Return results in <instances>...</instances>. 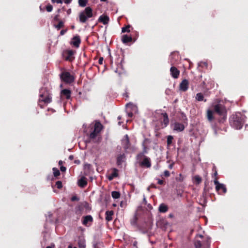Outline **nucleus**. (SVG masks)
<instances>
[{"instance_id": "f257e3e1", "label": "nucleus", "mask_w": 248, "mask_h": 248, "mask_svg": "<svg viewBox=\"0 0 248 248\" xmlns=\"http://www.w3.org/2000/svg\"><path fill=\"white\" fill-rule=\"evenodd\" d=\"M245 116L241 113L236 112L230 117V124L232 127L236 129H240L245 122Z\"/></svg>"}, {"instance_id": "f03ea898", "label": "nucleus", "mask_w": 248, "mask_h": 248, "mask_svg": "<svg viewBox=\"0 0 248 248\" xmlns=\"http://www.w3.org/2000/svg\"><path fill=\"white\" fill-rule=\"evenodd\" d=\"M178 119L181 123L179 122H175L172 124L173 129L178 132L183 131L185 128V125H187V118L184 113L182 112L178 116Z\"/></svg>"}, {"instance_id": "7ed1b4c3", "label": "nucleus", "mask_w": 248, "mask_h": 248, "mask_svg": "<svg viewBox=\"0 0 248 248\" xmlns=\"http://www.w3.org/2000/svg\"><path fill=\"white\" fill-rule=\"evenodd\" d=\"M92 209L90 204L86 201L79 202L75 208V214L80 216L83 214H87Z\"/></svg>"}, {"instance_id": "20e7f679", "label": "nucleus", "mask_w": 248, "mask_h": 248, "mask_svg": "<svg viewBox=\"0 0 248 248\" xmlns=\"http://www.w3.org/2000/svg\"><path fill=\"white\" fill-rule=\"evenodd\" d=\"M213 108L214 112L222 117L219 122L223 123L227 118V110L225 106L221 104H217L214 105Z\"/></svg>"}, {"instance_id": "39448f33", "label": "nucleus", "mask_w": 248, "mask_h": 248, "mask_svg": "<svg viewBox=\"0 0 248 248\" xmlns=\"http://www.w3.org/2000/svg\"><path fill=\"white\" fill-rule=\"evenodd\" d=\"M93 16V9L90 7H87L79 14V20L81 23H85L88 19Z\"/></svg>"}, {"instance_id": "423d86ee", "label": "nucleus", "mask_w": 248, "mask_h": 248, "mask_svg": "<svg viewBox=\"0 0 248 248\" xmlns=\"http://www.w3.org/2000/svg\"><path fill=\"white\" fill-rule=\"evenodd\" d=\"M61 80L65 83L71 84L75 80L74 76L70 72L64 70L60 74Z\"/></svg>"}, {"instance_id": "0eeeda50", "label": "nucleus", "mask_w": 248, "mask_h": 248, "mask_svg": "<svg viewBox=\"0 0 248 248\" xmlns=\"http://www.w3.org/2000/svg\"><path fill=\"white\" fill-rule=\"evenodd\" d=\"M51 102V97L50 96L49 94H48L46 92L44 93H41L39 95V99L38 101V105L41 108H43V104H47Z\"/></svg>"}, {"instance_id": "6e6552de", "label": "nucleus", "mask_w": 248, "mask_h": 248, "mask_svg": "<svg viewBox=\"0 0 248 248\" xmlns=\"http://www.w3.org/2000/svg\"><path fill=\"white\" fill-rule=\"evenodd\" d=\"M122 145L125 152H129L132 150L131 143H130L128 136L125 135L121 140Z\"/></svg>"}, {"instance_id": "1a4fd4ad", "label": "nucleus", "mask_w": 248, "mask_h": 248, "mask_svg": "<svg viewBox=\"0 0 248 248\" xmlns=\"http://www.w3.org/2000/svg\"><path fill=\"white\" fill-rule=\"evenodd\" d=\"M216 185V190L219 194H224L227 192V188L224 184H220L218 181V178H216L214 180Z\"/></svg>"}, {"instance_id": "9d476101", "label": "nucleus", "mask_w": 248, "mask_h": 248, "mask_svg": "<svg viewBox=\"0 0 248 248\" xmlns=\"http://www.w3.org/2000/svg\"><path fill=\"white\" fill-rule=\"evenodd\" d=\"M75 51L73 50H66L63 52V56L66 61L72 62L75 59Z\"/></svg>"}, {"instance_id": "9b49d317", "label": "nucleus", "mask_w": 248, "mask_h": 248, "mask_svg": "<svg viewBox=\"0 0 248 248\" xmlns=\"http://www.w3.org/2000/svg\"><path fill=\"white\" fill-rule=\"evenodd\" d=\"M82 223L86 227L90 226L93 222V219L92 216L87 215L83 216L82 218Z\"/></svg>"}, {"instance_id": "f8f14e48", "label": "nucleus", "mask_w": 248, "mask_h": 248, "mask_svg": "<svg viewBox=\"0 0 248 248\" xmlns=\"http://www.w3.org/2000/svg\"><path fill=\"white\" fill-rule=\"evenodd\" d=\"M71 91L69 89H63L61 91L60 93L61 98L62 99H66L68 100L71 98Z\"/></svg>"}, {"instance_id": "ddd939ff", "label": "nucleus", "mask_w": 248, "mask_h": 248, "mask_svg": "<svg viewBox=\"0 0 248 248\" xmlns=\"http://www.w3.org/2000/svg\"><path fill=\"white\" fill-rule=\"evenodd\" d=\"M136 40V38H135L133 34H131L130 36H128L127 34H124L122 37V41L124 44H127L132 42L133 40L135 42Z\"/></svg>"}, {"instance_id": "4468645a", "label": "nucleus", "mask_w": 248, "mask_h": 248, "mask_svg": "<svg viewBox=\"0 0 248 248\" xmlns=\"http://www.w3.org/2000/svg\"><path fill=\"white\" fill-rule=\"evenodd\" d=\"M189 82L188 80L183 79L179 85L180 90L183 92H186L188 89Z\"/></svg>"}, {"instance_id": "2eb2a0df", "label": "nucleus", "mask_w": 248, "mask_h": 248, "mask_svg": "<svg viewBox=\"0 0 248 248\" xmlns=\"http://www.w3.org/2000/svg\"><path fill=\"white\" fill-rule=\"evenodd\" d=\"M170 73L171 77L175 78H178L180 75V71L175 66H172L170 68Z\"/></svg>"}, {"instance_id": "dca6fc26", "label": "nucleus", "mask_w": 248, "mask_h": 248, "mask_svg": "<svg viewBox=\"0 0 248 248\" xmlns=\"http://www.w3.org/2000/svg\"><path fill=\"white\" fill-rule=\"evenodd\" d=\"M201 78H202V76L199 75L198 76H195L192 79L191 82V88L196 87L198 86L200 82L201 81Z\"/></svg>"}, {"instance_id": "f3484780", "label": "nucleus", "mask_w": 248, "mask_h": 248, "mask_svg": "<svg viewBox=\"0 0 248 248\" xmlns=\"http://www.w3.org/2000/svg\"><path fill=\"white\" fill-rule=\"evenodd\" d=\"M80 43L81 39L79 35H76L74 36L71 42V44H72L73 46L77 48L79 46V45Z\"/></svg>"}, {"instance_id": "a211bd4d", "label": "nucleus", "mask_w": 248, "mask_h": 248, "mask_svg": "<svg viewBox=\"0 0 248 248\" xmlns=\"http://www.w3.org/2000/svg\"><path fill=\"white\" fill-rule=\"evenodd\" d=\"M140 165L142 167L150 168L151 166L150 159L147 156H144L143 161L140 163Z\"/></svg>"}, {"instance_id": "6ab92c4d", "label": "nucleus", "mask_w": 248, "mask_h": 248, "mask_svg": "<svg viewBox=\"0 0 248 248\" xmlns=\"http://www.w3.org/2000/svg\"><path fill=\"white\" fill-rule=\"evenodd\" d=\"M112 172L108 176V179L109 181L112 180L114 178L118 176V170L116 168L111 169Z\"/></svg>"}, {"instance_id": "aec40b11", "label": "nucleus", "mask_w": 248, "mask_h": 248, "mask_svg": "<svg viewBox=\"0 0 248 248\" xmlns=\"http://www.w3.org/2000/svg\"><path fill=\"white\" fill-rule=\"evenodd\" d=\"M78 186H80V187L84 188L87 185V178L84 176H82L80 179L78 180Z\"/></svg>"}, {"instance_id": "412c9836", "label": "nucleus", "mask_w": 248, "mask_h": 248, "mask_svg": "<svg viewBox=\"0 0 248 248\" xmlns=\"http://www.w3.org/2000/svg\"><path fill=\"white\" fill-rule=\"evenodd\" d=\"M109 21V17L107 15H101L98 19V21L102 23L104 25L108 24Z\"/></svg>"}, {"instance_id": "4be33fe9", "label": "nucleus", "mask_w": 248, "mask_h": 248, "mask_svg": "<svg viewBox=\"0 0 248 248\" xmlns=\"http://www.w3.org/2000/svg\"><path fill=\"white\" fill-rule=\"evenodd\" d=\"M125 158V155L124 154H120L118 155L117 157V164L118 166L121 165L124 162Z\"/></svg>"}, {"instance_id": "5701e85b", "label": "nucleus", "mask_w": 248, "mask_h": 248, "mask_svg": "<svg viewBox=\"0 0 248 248\" xmlns=\"http://www.w3.org/2000/svg\"><path fill=\"white\" fill-rule=\"evenodd\" d=\"M168 206L165 203H161L158 207V211L160 213H165L168 211Z\"/></svg>"}, {"instance_id": "b1692460", "label": "nucleus", "mask_w": 248, "mask_h": 248, "mask_svg": "<svg viewBox=\"0 0 248 248\" xmlns=\"http://www.w3.org/2000/svg\"><path fill=\"white\" fill-rule=\"evenodd\" d=\"M163 116V120L162 121V124H164V126H167L169 123V119L168 118V115L167 113H162Z\"/></svg>"}, {"instance_id": "393cba45", "label": "nucleus", "mask_w": 248, "mask_h": 248, "mask_svg": "<svg viewBox=\"0 0 248 248\" xmlns=\"http://www.w3.org/2000/svg\"><path fill=\"white\" fill-rule=\"evenodd\" d=\"M214 112L213 110L208 109L207 111V118L209 122H212L214 119V117L213 116Z\"/></svg>"}, {"instance_id": "a878e982", "label": "nucleus", "mask_w": 248, "mask_h": 248, "mask_svg": "<svg viewBox=\"0 0 248 248\" xmlns=\"http://www.w3.org/2000/svg\"><path fill=\"white\" fill-rule=\"evenodd\" d=\"M114 212L113 211H106V219L108 221H110L112 219V216L113 215Z\"/></svg>"}, {"instance_id": "bb28decb", "label": "nucleus", "mask_w": 248, "mask_h": 248, "mask_svg": "<svg viewBox=\"0 0 248 248\" xmlns=\"http://www.w3.org/2000/svg\"><path fill=\"white\" fill-rule=\"evenodd\" d=\"M103 128V125L99 122H96L94 125V130L100 132Z\"/></svg>"}, {"instance_id": "cd10ccee", "label": "nucleus", "mask_w": 248, "mask_h": 248, "mask_svg": "<svg viewBox=\"0 0 248 248\" xmlns=\"http://www.w3.org/2000/svg\"><path fill=\"white\" fill-rule=\"evenodd\" d=\"M148 141L147 139H145L142 143V147L143 148L142 152L143 153L147 154L149 148L146 144V142Z\"/></svg>"}, {"instance_id": "c85d7f7f", "label": "nucleus", "mask_w": 248, "mask_h": 248, "mask_svg": "<svg viewBox=\"0 0 248 248\" xmlns=\"http://www.w3.org/2000/svg\"><path fill=\"white\" fill-rule=\"evenodd\" d=\"M194 183L196 185H199L202 181V178L199 175H195L193 178Z\"/></svg>"}, {"instance_id": "c756f323", "label": "nucleus", "mask_w": 248, "mask_h": 248, "mask_svg": "<svg viewBox=\"0 0 248 248\" xmlns=\"http://www.w3.org/2000/svg\"><path fill=\"white\" fill-rule=\"evenodd\" d=\"M196 99L198 101H204V102L206 101V99L204 100V96L202 94V93H198L196 94Z\"/></svg>"}, {"instance_id": "7c9ffc66", "label": "nucleus", "mask_w": 248, "mask_h": 248, "mask_svg": "<svg viewBox=\"0 0 248 248\" xmlns=\"http://www.w3.org/2000/svg\"><path fill=\"white\" fill-rule=\"evenodd\" d=\"M138 217L137 214H135L133 217L132 219L131 220V224L133 226H137V221H138Z\"/></svg>"}, {"instance_id": "2f4dec72", "label": "nucleus", "mask_w": 248, "mask_h": 248, "mask_svg": "<svg viewBox=\"0 0 248 248\" xmlns=\"http://www.w3.org/2000/svg\"><path fill=\"white\" fill-rule=\"evenodd\" d=\"M111 196L113 199H117L120 198V193L118 191H113L111 192Z\"/></svg>"}, {"instance_id": "473e14b6", "label": "nucleus", "mask_w": 248, "mask_h": 248, "mask_svg": "<svg viewBox=\"0 0 248 248\" xmlns=\"http://www.w3.org/2000/svg\"><path fill=\"white\" fill-rule=\"evenodd\" d=\"M98 133L99 132H98V131H95L93 129V131L90 134V138L92 139H95L97 137Z\"/></svg>"}, {"instance_id": "72a5a7b5", "label": "nucleus", "mask_w": 248, "mask_h": 248, "mask_svg": "<svg viewBox=\"0 0 248 248\" xmlns=\"http://www.w3.org/2000/svg\"><path fill=\"white\" fill-rule=\"evenodd\" d=\"M87 0H78V4L80 7H84L86 6Z\"/></svg>"}, {"instance_id": "f704fd0d", "label": "nucleus", "mask_w": 248, "mask_h": 248, "mask_svg": "<svg viewBox=\"0 0 248 248\" xmlns=\"http://www.w3.org/2000/svg\"><path fill=\"white\" fill-rule=\"evenodd\" d=\"M52 170L53 171V175L55 177H57L60 175V172L57 168H53Z\"/></svg>"}, {"instance_id": "c9c22d12", "label": "nucleus", "mask_w": 248, "mask_h": 248, "mask_svg": "<svg viewBox=\"0 0 248 248\" xmlns=\"http://www.w3.org/2000/svg\"><path fill=\"white\" fill-rule=\"evenodd\" d=\"M63 26H64V22L62 21V20L59 21V23L57 25H55V27L58 30H59L62 28Z\"/></svg>"}, {"instance_id": "e433bc0d", "label": "nucleus", "mask_w": 248, "mask_h": 248, "mask_svg": "<svg viewBox=\"0 0 248 248\" xmlns=\"http://www.w3.org/2000/svg\"><path fill=\"white\" fill-rule=\"evenodd\" d=\"M131 28V26L128 25L127 26H126L125 27H123L122 29V32H130V28Z\"/></svg>"}, {"instance_id": "4c0bfd02", "label": "nucleus", "mask_w": 248, "mask_h": 248, "mask_svg": "<svg viewBox=\"0 0 248 248\" xmlns=\"http://www.w3.org/2000/svg\"><path fill=\"white\" fill-rule=\"evenodd\" d=\"M195 248H201L202 246L201 242L200 240H196L194 242Z\"/></svg>"}, {"instance_id": "58836bf2", "label": "nucleus", "mask_w": 248, "mask_h": 248, "mask_svg": "<svg viewBox=\"0 0 248 248\" xmlns=\"http://www.w3.org/2000/svg\"><path fill=\"white\" fill-rule=\"evenodd\" d=\"M78 247L79 248H86V245L85 244V242L84 241L80 240L78 243Z\"/></svg>"}, {"instance_id": "ea45409f", "label": "nucleus", "mask_w": 248, "mask_h": 248, "mask_svg": "<svg viewBox=\"0 0 248 248\" xmlns=\"http://www.w3.org/2000/svg\"><path fill=\"white\" fill-rule=\"evenodd\" d=\"M198 86L200 87L203 89L206 88V86L205 82L204 81L202 80V78H201V81L200 82V83L199 84Z\"/></svg>"}, {"instance_id": "a19ab883", "label": "nucleus", "mask_w": 248, "mask_h": 248, "mask_svg": "<svg viewBox=\"0 0 248 248\" xmlns=\"http://www.w3.org/2000/svg\"><path fill=\"white\" fill-rule=\"evenodd\" d=\"M173 140V137L172 136H169L167 138V144L168 145H170L172 143Z\"/></svg>"}, {"instance_id": "79ce46f5", "label": "nucleus", "mask_w": 248, "mask_h": 248, "mask_svg": "<svg viewBox=\"0 0 248 248\" xmlns=\"http://www.w3.org/2000/svg\"><path fill=\"white\" fill-rule=\"evenodd\" d=\"M46 9L48 12H51L53 10V6L49 3L46 6Z\"/></svg>"}, {"instance_id": "37998d69", "label": "nucleus", "mask_w": 248, "mask_h": 248, "mask_svg": "<svg viewBox=\"0 0 248 248\" xmlns=\"http://www.w3.org/2000/svg\"><path fill=\"white\" fill-rule=\"evenodd\" d=\"M145 153H143V152H141V153H140L139 154H138L137 155V158L138 160H140V159H141L142 157L144 158V156H145L144 155V154Z\"/></svg>"}, {"instance_id": "c03bdc74", "label": "nucleus", "mask_w": 248, "mask_h": 248, "mask_svg": "<svg viewBox=\"0 0 248 248\" xmlns=\"http://www.w3.org/2000/svg\"><path fill=\"white\" fill-rule=\"evenodd\" d=\"M212 170L214 171V173L212 175V177H215V179L216 178H217V172L216 170V168L215 166H214L213 167Z\"/></svg>"}, {"instance_id": "a18cd8bd", "label": "nucleus", "mask_w": 248, "mask_h": 248, "mask_svg": "<svg viewBox=\"0 0 248 248\" xmlns=\"http://www.w3.org/2000/svg\"><path fill=\"white\" fill-rule=\"evenodd\" d=\"M56 186L59 189H61L62 187V183L60 181H58L56 183Z\"/></svg>"}, {"instance_id": "49530a36", "label": "nucleus", "mask_w": 248, "mask_h": 248, "mask_svg": "<svg viewBox=\"0 0 248 248\" xmlns=\"http://www.w3.org/2000/svg\"><path fill=\"white\" fill-rule=\"evenodd\" d=\"M79 200V199L77 196H73L71 199V200L72 202L78 201Z\"/></svg>"}, {"instance_id": "de8ad7c7", "label": "nucleus", "mask_w": 248, "mask_h": 248, "mask_svg": "<svg viewBox=\"0 0 248 248\" xmlns=\"http://www.w3.org/2000/svg\"><path fill=\"white\" fill-rule=\"evenodd\" d=\"M164 175L166 177H169L170 176V173L169 171L167 170H165L164 171Z\"/></svg>"}, {"instance_id": "09e8293b", "label": "nucleus", "mask_w": 248, "mask_h": 248, "mask_svg": "<svg viewBox=\"0 0 248 248\" xmlns=\"http://www.w3.org/2000/svg\"><path fill=\"white\" fill-rule=\"evenodd\" d=\"M51 2L53 3H60L62 4V0H51Z\"/></svg>"}, {"instance_id": "8fccbe9b", "label": "nucleus", "mask_w": 248, "mask_h": 248, "mask_svg": "<svg viewBox=\"0 0 248 248\" xmlns=\"http://www.w3.org/2000/svg\"><path fill=\"white\" fill-rule=\"evenodd\" d=\"M206 248H208L210 247V241L209 239H207L205 243Z\"/></svg>"}, {"instance_id": "3c124183", "label": "nucleus", "mask_w": 248, "mask_h": 248, "mask_svg": "<svg viewBox=\"0 0 248 248\" xmlns=\"http://www.w3.org/2000/svg\"><path fill=\"white\" fill-rule=\"evenodd\" d=\"M177 180L179 181L182 182L184 180V178L181 174H179V177L177 178Z\"/></svg>"}, {"instance_id": "603ef678", "label": "nucleus", "mask_w": 248, "mask_h": 248, "mask_svg": "<svg viewBox=\"0 0 248 248\" xmlns=\"http://www.w3.org/2000/svg\"><path fill=\"white\" fill-rule=\"evenodd\" d=\"M67 31V29L61 30V31H60V35H64L66 32Z\"/></svg>"}, {"instance_id": "864d4df0", "label": "nucleus", "mask_w": 248, "mask_h": 248, "mask_svg": "<svg viewBox=\"0 0 248 248\" xmlns=\"http://www.w3.org/2000/svg\"><path fill=\"white\" fill-rule=\"evenodd\" d=\"M60 170L62 172H64L66 171V168L64 166H61L60 167Z\"/></svg>"}, {"instance_id": "5fc2aeb1", "label": "nucleus", "mask_w": 248, "mask_h": 248, "mask_svg": "<svg viewBox=\"0 0 248 248\" xmlns=\"http://www.w3.org/2000/svg\"><path fill=\"white\" fill-rule=\"evenodd\" d=\"M103 60L104 59H103V57H100L99 59V60H98V63L100 64H103Z\"/></svg>"}, {"instance_id": "6e6d98bb", "label": "nucleus", "mask_w": 248, "mask_h": 248, "mask_svg": "<svg viewBox=\"0 0 248 248\" xmlns=\"http://www.w3.org/2000/svg\"><path fill=\"white\" fill-rule=\"evenodd\" d=\"M157 183H158V184L161 185L164 184V181L163 180H159V179L158 180Z\"/></svg>"}, {"instance_id": "4d7b16f0", "label": "nucleus", "mask_w": 248, "mask_h": 248, "mask_svg": "<svg viewBox=\"0 0 248 248\" xmlns=\"http://www.w3.org/2000/svg\"><path fill=\"white\" fill-rule=\"evenodd\" d=\"M80 161L78 159H76L74 160V163L77 164V165H79L80 164Z\"/></svg>"}, {"instance_id": "13d9d810", "label": "nucleus", "mask_w": 248, "mask_h": 248, "mask_svg": "<svg viewBox=\"0 0 248 248\" xmlns=\"http://www.w3.org/2000/svg\"><path fill=\"white\" fill-rule=\"evenodd\" d=\"M59 16L58 15H56L54 16V20L55 21H59Z\"/></svg>"}, {"instance_id": "bf43d9fd", "label": "nucleus", "mask_w": 248, "mask_h": 248, "mask_svg": "<svg viewBox=\"0 0 248 248\" xmlns=\"http://www.w3.org/2000/svg\"><path fill=\"white\" fill-rule=\"evenodd\" d=\"M72 0H64V2L66 4H69L70 3Z\"/></svg>"}, {"instance_id": "052dcab7", "label": "nucleus", "mask_w": 248, "mask_h": 248, "mask_svg": "<svg viewBox=\"0 0 248 248\" xmlns=\"http://www.w3.org/2000/svg\"><path fill=\"white\" fill-rule=\"evenodd\" d=\"M74 155H69V159L70 160H72L73 159H74Z\"/></svg>"}, {"instance_id": "680f3d73", "label": "nucleus", "mask_w": 248, "mask_h": 248, "mask_svg": "<svg viewBox=\"0 0 248 248\" xmlns=\"http://www.w3.org/2000/svg\"><path fill=\"white\" fill-rule=\"evenodd\" d=\"M128 116L129 117L131 118L133 116V113L132 112L128 113Z\"/></svg>"}, {"instance_id": "e2e57ef3", "label": "nucleus", "mask_w": 248, "mask_h": 248, "mask_svg": "<svg viewBox=\"0 0 248 248\" xmlns=\"http://www.w3.org/2000/svg\"><path fill=\"white\" fill-rule=\"evenodd\" d=\"M62 164H63V161H62V160H60V161H59V165L60 166H61L62 165Z\"/></svg>"}, {"instance_id": "0e129e2a", "label": "nucleus", "mask_w": 248, "mask_h": 248, "mask_svg": "<svg viewBox=\"0 0 248 248\" xmlns=\"http://www.w3.org/2000/svg\"><path fill=\"white\" fill-rule=\"evenodd\" d=\"M133 33H135V35H136V37L135 38H136L138 36V33L137 31H135Z\"/></svg>"}, {"instance_id": "69168bd1", "label": "nucleus", "mask_w": 248, "mask_h": 248, "mask_svg": "<svg viewBox=\"0 0 248 248\" xmlns=\"http://www.w3.org/2000/svg\"><path fill=\"white\" fill-rule=\"evenodd\" d=\"M68 14H70L71 13V10L70 9H68L67 11Z\"/></svg>"}, {"instance_id": "338daca9", "label": "nucleus", "mask_w": 248, "mask_h": 248, "mask_svg": "<svg viewBox=\"0 0 248 248\" xmlns=\"http://www.w3.org/2000/svg\"><path fill=\"white\" fill-rule=\"evenodd\" d=\"M39 8H40V10L41 11H44V9H43L42 8L41 6H40Z\"/></svg>"}, {"instance_id": "774afa93", "label": "nucleus", "mask_w": 248, "mask_h": 248, "mask_svg": "<svg viewBox=\"0 0 248 248\" xmlns=\"http://www.w3.org/2000/svg\"><path fill=\"white\" fill-rule=\"evenodd\" d=\"M172 166H173V164H170L169 165V168L170 169H171L172 168Z\"/></svg>"}]
</instances>
